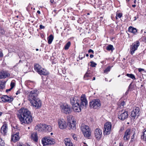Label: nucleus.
Wrapping results in <instances>:
<instances>
[{
    "mask_svg": "<svg viewBox=\"0 0 146 146\" xmlns=\"http://www.w3.org/2000/svg\"><path fill=\"white\" fill-rule=\"evenodd\" d=\"M17 115L22 124H29L32 121L31 113L27 109L21 108L18 111Z\"/></svg>",
    "mask_w": 146,
    "mask_h": 146,
    "instance_id": "nucleus-1",
    "label": "nucleus"
},
{
    "mask_svg": "<svg viewBox=\"0 0 146 146\" xmlns=\"http://www.w3.org/2000/svg\"><path fill=\"white\" fill-rule=\"evenodd\" d=\"M79 99L80 98L76 96L72 97L70 99V103L73 107V110L76 112L80 111V108L79 106Z\"/></svg>",
    "mask_w": 146,
    "mask_h": 146,
    "instance_id": "nucleus-2",
    "label": "nucleus"
},
{
    "mask_svg": "<svg viewBox=\"0 0 146 146\" xmlns=\"http://www.w3.org/2000/svg\"><path fill=\"white\" fill-rule=\"evenodd\" d=\"M80 129L84 136L86 137L90 136L91 133L90 130L88 126L84 124H82Z\"/></svg>",
    "mask_w": 146,
    "mask_h": 146,
    "instance_id": "nucleus-3",
    "label": "nucleus"
},
{
    "mask_svg": "<svg viewBox=\"0 0 146 146\" xmlns=\"http://www.w3.org/2000/svg\"><path fill=\"white\" fill-rule=\"evenodd\" d=\"M79 106L80 108V111L82 108L84 107L86 108L87 107L88 101L85 95H82L80 97V100H79Z\"/></svg>",
    "mask_w": 146,
    "mask_h": 146,
    "instance_id": "nucleus-4",
    "label": "nucleus"
},
{
    "mask_svg": "<svg viewBox=\"0 0 146 146\" xmlns=\"http://www.w3.org/2000/svg\"><path fill=\"white\" fill-rule=\"evenodd\" d=\"M100 106V102L98 99L93 100L89 103V106L94 109H98Z\"/></svg>",
    "mask_w": 146,
    "mask_h": 146,
    "instance_id": "nucleus-5",
    "label": "nucleus"
},
{
    "mask_svg": "<svg viewBox=\"0 0 146 146\" xmlns=\"http://www.w3.org/2000/svg\"><path fill=\"white\" fill-rule=\"evenodd\" d=\"M62 111L66 114H69L72 111V110L70 106L68 104H64L60 106Z\"/></svg>",
    "mask_w": 146,
    "mask_h": 146,
    "instance_id": "nucleus-6",
    "label": "nucleus"
},
{
    "mask_svg": "<svg viewBox=\"0 0 146 146\" xmlns=\"http://www.w3.org/2000/svg\"><path fill=\"white\" fill-rule=\"evenodd\" d=\"M112 125L110 122H107L104 125L103 133L104 135H107L110 133Z\"/></svg>",
    "mask_w": 146,
    "mask_h": 146,
    "instance_id": "nucleus-7",
    "label": "nucleus"
},
{
    "mask_svg": "<svg viewBox=\"0 0 146 146\" xmlns=\"http://www.w3.org/2000/svg\"><path fill=\"white\" fill-rule=\"evenodd\" d=\"M42 141L44 146L54 144L55 143L54 139L49 137H44L42 139Z\"/></svg>",
    "mask_w": 146,
    "mask_h": 146,
    "instance_id": "nucleus-8",
    "label": "nucleus"
},
{
    "mask_svg": "<svg viewBox=\"0 0 146 146\" xmlns=\"http://www.w3.org/2000/svg\"><path fill=\"white\" fill-rule=\"evenodd\" d=\"M30 101L31 105L36 109L38 108L41 106V101L38 98L33 100H31Z\"/></svg>",
    "mask_w": 146,
    "mask_h": 146,
    "instance_id": "nucleus-9",
    "label": "nucleus"
},
{
    "mask_svg": "<svg viewBox=\"0 0 146 146\" xmlns=\"http://www.w3.org/2000/svg\"><path fill=\"white\" fill-rule=\"evenodd\" d=\"M39 92L36 89L33 90L30 92L28 96V100L30 101L37 98V97Z\"/></svg>",
    "mask_w": 146,
    "mask_h": 146,
    "instance_id": "nucleus-10",
    "label": "nucleus"
},
{
    "mask_svg": "<svg viewBox=\"0 0 146 146\" xmlns=\"http://www.w3.org/2000/svg\"><path fill=\"white\" fill-rule=\"evenodd\" d=\"M128 115L127 111L122 110L119 111L118 116L119 119L121 121H123L128 117Z\"/></svg>",
    "mask_w": 146,
    "mask_h": 146,
    "instance_id": "nucleus-11",
    "label": "nucleus"
},
{
    "mask_svg": "<svg viewBox=\"0 0 146 146\" xmlns=\"http://www.w3.org/2000/svg\"><path fill=\"white\" fill-rule=\"evenodd\" d=\"M139 45V42L138 41H137L133 43L132 45H130V53L133 55L134 53L137 50L138 47Z\"/></svg>",
    "mask_w": 146,
    "mask_h": 146,
    "instance_id": "nucleus-12",
    "label": "nucleus"
},
{
    "mask_svg": "<svg viewBox=\"0 0 146 146\" xmlns=\"http://www.w3.org/2000/svg\"><path fill=\"white\" fill-rule=\"evenodd\" d=\"M140 109L138 107H135L133 108V110L131 112V116L134 119L137 118L139 115Z\"/></svg>",
    "mask_w": 146,
    "mask_h": 146,
    "instance_id": "nucleus-13",
    "label": "nucleus"
},
{
    "mask_svg": "<svg viewBox=\"0 0 146 146\" xmlns=\"http://www.w3.org/2000/svg\"><path fill=\"white\" fill-rule=\"evenodd\" d=\"M13 99L12 97H9L7 95H4L0 98V101L4 103H10L13 100Z\"/></svg>",
    "mask_w": 146,
    "mask_h": 146,
    "instance_id": "nucleus-14",
    "label": "nucleus"
},
{
    "mask_svg": "<svg viewBox=\"0 0 146 146\" xmlns=\"http://www.w3.org/2000/svg\"><path fill=\"white\" fill-rule=\"evenodd\" d=\"M94 134L95 138L97 140H100L102 135V130L99 128L96 129L94 131Z\"/></svg>",
    "mask_w": 146,
    "mask_h": 146,
    "instance_id": "nucleus-15",
    "label": "nucleus"
},
{
    "mask_svg": "<svg viewBox=\"0 0 146 146\" xmlns=\"http://www.w3.org/2000/svg\"><path fill=\"white\" fill-rule=\"evenodd\" d=\"M58 122L59 127L60 129H63L66 127V122L63 119H59Z\"/></svg>",
    "mask_w": 146,
    "mask_h": 146,
    "instance_id": "nucleus-16",
    "label": "nucleus"
},
{
    "mask_svg": "<svg viewBox=\"0 0 146 146\" xmlns=\"http://www.w3.org/2000/svg\"><path fill=\"white\" fill-rule=\"evenodd\" d=\"M131 133V129H127L125 131L123 136V139L124 141H127L129 139Z\"/></svg>",
    "mask_w": 146,
    "mask_h": 146,
    "instance_id": "nucleus-17",
    "label": "nucleus"
},
{
    "mask_svg": "<svg viewBox=\"0 0 146 146\" xmlns=\"http://www.w3.org/2000/svg\"><path fill=\"white\" fill-rule=\"evenodd\" d=\"M46 126V124H40L35 127V129L38 131H45Z\"/></svg>",
    "mask_w": 146,
    "mask_h": 146,
    "instance_id": "nucleus-18",
    "label": "nucleus"
},
{
    "mask_svg": "<svg viewBox=\"0 0 146 146\" xmlns=\"http://www.w3.org/2000/svg\"><path fill=\"white\" fill-rule=\"evenodd\" d=\"M20 139L19 133L17 132L16 133L12 134L11 137V141L15 142L18 141Z\"/></svg>",
    "mask_w": 146,
    "mask_h": 146,
    "instance_id": "nucleus-19",
    "label": "nucleus"
},
{
    "mask_svg": "<svg viewBox=\"0 0 146 146\" xmlns=\"http://www.w3.org/2000/svg\"><path fill=\"white\" fill-rule=\"evenodd\" d=\"M76 122L74 121H72V123L68 122L67 123V125L68 126V128L69 129H72L74 130L76 129Z\"/></svg>",
    "mask_w": 146,
    "mask_h": 146,
    "instance_id": "nucleus-20",
    "label": "nucleus"
},
{
    "mask_svg": "<svg viewBox=\"0 0 146 146\" xmlns=\"http://www.w3.org/2000/svg\"><path fill=\"white\" fill-rule=\"evenodd\" d=\"M7 125L6 123H4L1 129V133L4 134H5L7 132Z\"/></svg>",
    "mask_w": 146,
    "mask_h": 146,
    "instance_id": "nucleus-21",
    "label": "nucleus"
},
{
    "mask_svg": "<svg viewBox=\"0 0 146 146\" xmlns=\"http://www.w3.org/2000/svg\"><path fill=\"white\" fill-rule=\"evenodd\" d=\"M64 142L66 146H75L73 145L71 140L69 138H66L64 140Z\"/></svg>",
    "mask_w": 146,
    "mask_h": 146,
    "instance_id": "nucleus-22",
    "label": "nucleus"
},
{
    "mask_svg": "<svg viewBox=\"0 0 146 146\" xmlns=\"http://www.w3.org/2000/svg\"><path fill=\"white\" fill-rule=\"evenodd\" d=\"M9 74L6 71H2L0 72V79L5 78L8 76Z\"/></svg>",
    "mask_w": 146,
    "mask_h": 146,
    "instance_id": "nucleus-23",
    "label": "nucleus"
},
{
    "mask_svg": "<svg viewBox=\"0 0 146 146\" xmlns=\"http://www.w3.org/2000/svg\"><path fill=\"white\" fill-rule=\"evenodd\" d=\"M38 73L40 75H46L48 74V72L46 69L42 68H41Z\"/></svg>",
    "mask_w": 146,
    "mask_h": 146,
    "instance_id": "nucleus-24",
    "label": "nucleus"
},
{
    "mask_svg": "<svg viewBox=\"0 0 146 146\" xmlns=\"http://www.w3.org/2000/svg\"><path fill=\"white\" fill-rule=\"evenodd\" d=\"M128 31L131 33H132L135 34L137 32V29L134 28H133L131 27H130L128 28Z\"/></svg>",
    "mask_w": 146,
    "mask_h": 146,
    "instance_id": "nucleus-25",
    "label": "nucleus"
},
{
    "mask_svg": "<svg viewBox=\"0 0 146 146\" xmlns=\"http://www.w3.org/2000/svg\"><path fill=\"white\" fill-rule=\"evenodd\" d=\"M31 138L35 142H37L38 140V137L37 134L36 133H34L31 135Z\"/></svg>",
    "mask_w": 146,
    "mask_h": 146,
    "instance_id": "nucleus-26",
    "label": "nucleus"
},
{
    "mask_svg": "<svg viewBox=\"0 0 146 146\" xmlns=\"http://www.w3.org/2000/svg\"><path fill=\"white\" fill-rule=\"evenodd\" d=\"M53 39L54 37L52 35H50L47 38L48 44H51L52 42L53 41Z\"/></svg>",
    "mask_w": 146,
    "mask_h": 146,
    "instance_id": "nucleus-27",
    "label": "nucleus"
},
{
    "mask_svg": "<svg viewBox=\"0 0 146 146\" xmlns=\"http://www.w3.org/2000/svg\"><path fill=\"white\" fill-rule=\"evenodd\" d=\"M42 68L41 66L38 64H36L34 65V68L35 70L38 72L41 68Z\"/></svg>",
    "mask_w": 146,
    "mask_h": 146,
    "instance_id": "nucleus-28",
    "label": "nucleus"
},
{
    "mask_svg": "<svg viewBox=\"0 0 146 146\" xmlns=\"http://www.w3.org/2000/svg\"><path fill=\"white\" fill-rule=\"evenodd\" d=\"M106 49L107 50L109 51L111 50L112 52L114 49L113 46L111 44H109L107 46Z\"/></svg>",
    "mask_w": 146,
    "mask_h": 146,
    "instance_id": "nucleus-29",
    "label": "nucleus"
},
{
    "mask_svg": "<svg viewBox=\"0 0 146 146\" xmlns=\"http://www.w3.org/2000/svg\"><path fill=\"white\" fill-rule=\"evenodd\" d=\"M52 130V127L51 126L46 125L45 129V131H47L49 132H50Z\"/></svg>",
    "mask_w": 146,
    "mask_h": 146,
    "instance_id": "nucleus-30",
    "label": "nucleus"
},
{
    "mask_svg": "<svg viewBox=\"0 0 146 146\" xmlns=\"http://www.w3.org/2000/svg\"><path fill=\"white\" fill-rule=\"evenodd\" d=\"M71 45V42H68L65 45L64 49L65 50H68Z\"/></svg>",
    "mask_w": 146,
    "mask_h": 146,
    "instance_id": "nucleus-31",
    "label": "nucleus"
},
{
    "mask_svg": "<svg viewBox=\"0 0 146 146\" xmlns=\"http://www.w3.org/2000/svg\"><path fill=\"white\" fill-rule=\"evenodd\" d=\"M5 83L3 82H0V91H2L5 88Z\"/></svg>",
    "mask_w": 146,
    "mask_h": 146,
    "instance_id": "nucleus-32",
    "label": "nucleus"
},
{
    "mask_svg": "<svg viewBox=\"0 0 146 146\" xmlns=\"http://www.w3.org/2000/svg\"><path fill=\"white\" fill-rule=\"evenodd\" d=\"M141 138L146 141V130L143 133V135L141 136Z\"/></svg>",
    "mask_w": 146,
    "mask_h": 146,
    "instance_id": "nucleus-33",
    "label": "nucleus"
},
{
    "mask_svg": "<svg viewBox=\"0 0 146 146\" xmlns=\"http://www.w3.org/2000/svg\"><path fill=\"white\" fill-rule=\"evenodd\" d=\"M126 76L133 80H135L136 79L135 76L132 74H127Z\"/></svg>",
    "mask_w": 146,
    "mask_h": 146,
    "instance_id": "nucleus-34",
    "label": "nucleus"
},
{
    "mask_svg": "<svg viewBox=\"0 0 146 146\" xmlns=\"http://www.w3.org/2000/svg\"><path fill=\"white\" fill-rule=\"evenodd\" d=\"M5 143L4 141L1 138H0V146H4Z\"/></svg>",
    "mask_w": 146,
    "mask_h": 146,
    "instance_id": "nucleus-35",
    "label": "nucleus"
},
{
    "mask_svg": "<svg viewBox=\"0 0 146 146\" xmlns=\"http://www.w3.org/2000/svg\"><path fill=\"white\" fill-rule=\"evenodd\" d=\"M116 19H117V17H118L119 18H121L122 16V13H116Z\"/></svg>",
    "mask_w": 146,
    "mask_h": 146,
    "instance_id": "nucleus-36",
    "label": "nucleus"
},
{
    "mask_svg": "<svg viewBox=\"0 0 146 146\" xmlns=\"http://www.w3.org/2000/svg\"><path fill=\"white\" fill-rule=\"evenodd\" d=\"M5 33V32L4 29L0 27V35H4Z\"/></svg>",
    "mask_w": 146,
    "mask_h": 146,
    "instance_id": "nucleus-37",
    "label": "nucleus"
},
{
    "mask_svg": "<svg viewBox=\"0 0 146 146\" xmlns=\"http://www.w3.org/2000/svg\"><path fill=\"white\" fill-rule=\"evenodd\" d=\"M91 76V74L87 72L84 75V78L86 79V78L90 77Z\"/></svg>",
    "mask_w": 146,
    "mask_h": 146,
    "instance_id": "nucleus-38",
    "label": "nucleus"
},
{
    "mask_svg": "<svg viewBox=\"0 0 146 146\" xmlns=\"http://www.w3.org/2000/svg\"><path fill=\"white\" fill-rule=\"evenodd\" d=\"M15 86V83L14 81H12L11 82L10 84V86L11 87V89H12Z\"/></svg>",
    "mask_w": 146,
    "mask_h": 146,
    "instance_id": "nucleus-39",
    "label": "nucleus"
},
{
    "mask_svg": "<svg viewBox=\"0 0 146 146\" xmlns=\"http://www.w3.org/2000/svg\"><path fill=\"white\" fill-rule=\"evenodd\" d=\"M91 63V65L90 66L92 67H95L96 66V65H97V64L94 62L93 61H92L90 62Z\"/></svg>",
    "mask_w": 146,
    "mask_h": 146,
    "instance_id": "nucleus-40",
    "label": "nucleus"
},
{
    "mask_svg": "<svg viewBox=\"0 0 146 146\" xmlns=\"http://www.w3.org/2000/svg\"><path fill=\"white\" fill-rule=\"evenodd\" d=\"M111 68L109 66L104 71V72L106 73L107 72H109L110 70V69Z\"/></svg>",
    "mask_w": 146,
    "mask_h": 146,
    "instance_id": "nucleus-41",
    "label": "nucleus"
},
{
    "mask_svg": "<svg viewBox=\"0 0 146 146\" xmlns=\"http://www.w3.org/2000/svg\"><path fill=\"white\" fill-rule=\"evenodd\" d=\"M71 135H72V137L73 138V139L74 140H76L77 139V138L75 136V134H71Z\"/></svg>",
    "mask_w": 146,
    "mask_h": 146,
    "instance_id": "nucleus-42",
    "label": "nucleus"
},
{
    "mask_svg": "<svg viewBox=\"0 0 146 146\" xmlns=\"http://www.w3.org/2000/svg\"><path fill=\"white\" fill-rule=\"evenodd\" d=\"M82 55H79V59L80 60H82V59L83 58H84L85 57V54H83V56H81Z\"/></svg>",
    "mask_w": 146,
    "mask_h": 146,
    "instance_id": "nucleus-43",
    "label": "nucleus"
},
{
    "mask_svg": "<svg viewBox=\"0 0 146 146\" xmlns=\"http://www.w3.org/2000/svg\"><path fill=\"white\" fill-rule=\"evenodd\" d=\"M138 70L139 72H141L142 71H144V69L141 68H139L138 69Z\"/></svg>",
    "mask_w": 146,
    "mask_h": 146,
    "instance_id": "nucleus-44",
    "label": "nucleus"
},
{
    "mask_svg": "<svg viewBox=\"0 0 146 146\" xmlns=\"http://www.w3.org/2000/svg\"><path fill=\"white\" fill-rule=\"evenodd\" d=\"M45 27L44 26H43L42 25H40V29H44Z\"/></svg>",
    "mask_w": 146,
    "mask_h": 146,
    "instance_id": "nucleus-45",
    "label": "nucleus"
},
{
    "mask_svg": "<svg viewBox=\"0 0 146 146\" xmlns=\"http://www.w3.org/2000/svg\"><path fill=\"white\" fill-rule=\"evenodd\" d=\"M88 52L89 53L91 52H92L93 53H94V51L91 49H89L88 51Z\"/></svg>",
    "mask_w": 146,
    "mask_h": 146,
    "instance_id": "nucleus-46",
    "label": "nucleus"
},
{
    "mask_svg": "<svg viewBox=\"0 0 146 146\" xmlns=\"http://www.w3.org/2000/svg\"><path fill=\"white\" fill-rule=\"evenodd\" d=\"M21 89H20V90H18L17 91V92H16V95H18V94H19L20 93H21Z\"/></svg>",
    "mask_w": 146,
    "mask_h": 146,
    "instance_id": "nucleus-47",
    "label": "nucleus"
},
{
    "mask_svg": "<svg viewBox=\"0 0 146 146\" xmlns=\"http://www.w3.org/2000/svg\"><path fill=\"white\" fill-rule=\"evenodd\" d=\"M120 104L121 106H123L125 104V103L124 101H123Z\"/></svg>",
    "mask_w": 146,
    "mask_h": 146,
    "instance_id": "nucleus-48",
    "label": "nucleus"
},
{
    "mask_svg": "<svg viewBox=\"0 0 146 146\" xmlns=\"http://www.w3.org/2000/svg\"><path fill=\"white\" fill-rule=\"evenodd\" d=\"M12 89H11V88H10L9 89H7L6 90V92H9V91H11V90H12Z\"/></svg>",
    "mask_w": 146,
    "mask_h": 146,
    "instance_id": "nucleus-49",
    "label": "nucleus"
},
{
    "mask_svg": "<svg viewBox=\"0 0 146 146\" xmlns=\"http://www.w3.org/2000/svg\"><path fill=\"white\" fill-rule=\"evenodd\" d=\"M3 56L2 52L0 51V57H2Z\"/></svg>",
    "mask_w": 146,
    "mask_h": 146,
    "instance_id": "nucleus-50",
    "label": "nucleus"
},
{
    "mask_svg": "<svg viewBox=\"0 0 146 146\" xmlns=\"http://www.w3.org/2000/svg\"><path fill=\"white\" fill-rule=\"evenodd\" d=\"M94 57V55H93V54H90V58H92L93 57Z\"/></svg>",
    "mask_w": 146,
    "mask_h": 146,
    "instance_id": "nucleus-51",
    "label": "nucleus"
},
{
    "mask_svg": "<svg viewBox=\"0 0 146 146\" xmlns=\"http://www.w3.org/2000/svg\"><path fill=\"white\" fill-rule=\"evenodd\" d=\"M37 13L38 14H40V11H38H38H37Z\"/></svg>",
    "mask_w": 146,
    "mask_h": 146,
    "instance_id": "nucleus-52",
    "label": "nucleus"
},
{
    "mask_svg": "<svg viewBox=\"0 0 146 146\" xmlns=\"http://www.w3.org/2000/svg\"><path fill=\"white\" fill-rule=\"evenodd\" d=\"M132 6L134 8L135 7H136V5H132Z\"/></svg>",
    "mask_w": 146,
    "mask_h": 146,
    "instance_id": "nucleus-53",
    "label": "nucleus"
},
{
    "mask_svg": "<svg viewBox=\"0 0 146 146\" xmlns=\"http://www.w3.org/2000/svg\"><path fill=\"white\" fill-rule=\"evenodd\" d=\"M119 146H123V145H122L120 143Z\"/></svg>",
    "mask_w": 146,
    "mask_h": 146,
    "instance_id": "nucleus-54",
    "label": "nucleus"
},
{
    "mask_svg": "<svg viewBox=\"0 0 146 146\" xmlns=\"http://www.w3.org/2000/svg\"><path fill=\"white\" fill-rule=\"evenodd\" d=\"M134 137V135H133L132 136L131 139H133V138Z\"/></svg>",
    "mask_w": 146,
    "mask_h": 146,
    "instance_id": "nucleus-55",
    "label": "nucleus"
},
{
    "mask_svg": "<svg viewBox=\"0 0 146 146\" xmlns=\"http://www.w3.org/2000/svg\"><path fill=\"white\" fill-rule=\"evenodd\" d=\"M96 78H95V77H93V80H95Z\"/></svg>",
    "mask_w": 146,
    "mask_h": 146,
    "instance_id": "nucleus-56",
    "label": "nucleus"
},
{
    "mask_svg": "<svg viewBox=\"0 0 146 146\" xmlns=\"http://www.w3.org/2000/svg\"><path fill=\"white\" fill-rule=\"evenodd\" d=\"M86 56L87 57H88V56H89V55H88V54H86Z\"/></svg>",
    "mask_w": 146,
    "mask_h": 146,
    "instance_id": "nucleus-57",
    "label": "nucleus"
},
{
    "mask_svg": "<svg viewBox=\"0 0 146 146\" xmlns=\"http://www.w3.org/2000/svg\"><path fill=\"white\" fill-rule=\"evenodd\" d=\"M136 0H134V3H135Z\"/></svg>",
    "mask_w": 146,
    "mask_h": 146,
    "instance_id": "nucleus-58",
    "label": "nucleus"
},
{
    "mask_svg": "<svg viewBox=\"0 0 146 146\" xmlns=\"http://www.w3.org/2000/svg\"><path fill=\"white\" fill-rule=\"evenodd\" d=\"M84 144L85 145H84V146H88V145L85 143H84Z\"/></svg>",
    "mask_w": 146,
    "mask_h": 146,
    "instance_id": "nucleus-59",
    "label": "nucleus"
},
{
    "mask_svg": "<svg viewBox=\"0 0 146 146\" xmlns=\"http://www.w3.org/2000/svg\"><path fill=\"white\" fill-rule=\"evenodd\" d=\"M18 146H23L19 144L18 145Z\"/></svg>",
    "mask_w": 146,
    "mask_h": 146,
    "instance_id": "nucleus-60",
    "label": "nucleus"
},
{
    "mask_svg": "<svg viewBox=\"0 0 146 146\" xmlns=\"http://www.w3.org/2000/svg\"><path fill=\"white\" fill-rule=\"evenodd\" d=\"M36 51H38V48H36Z\"/></svg>",
    "mask_w": 146,
    "mask_h": 146,
    "instance_id": "nucleus-61",
    "label": "nucleus"
},
{
    "mask_svg": "<svg viewBox=\"0 0 146 146\" xmlns=\"http://www.w3.org/2000/svg\"><path fill=\"white\" fill-rule=\"evenodd\" d=\"M50 134H51V135H52V134H53V133H50Z\"/></svg>",
    "mask_w": 146,
    "mask_h": 146,
    "instance_id": "nucleus-62",
    "label": "nucleus"
},
{
    "mask_svg": "<svg viewBox=\"0 0 146 146\" xmlns=\"http://www.w3.org/2000/svg\"><path fill=\"white\" fill-rule=\"evenodd\" d=\"M131 85V84H130V85H129V87H130V85Z\"/></svg>",
    "mask_w": 146,
    "mask_h": 146,
    "instance_id": "nucleus-63",
    "label": "nucleus"
},
{
    "mask_svg": "<svg viewBox=\"0 0 146 146\" xmlns=\"http://www.w3.org/2000/svg\"><path fill=\"white\" fill-rule=\"evenodd\" d=\"M120 76V75H119V76H118V77H119V76Z\"/></svg>",
    "mask_w": 146,
    "mask_h": 146,
    "instance_id": "nucleus-64",
    "label": "nucleus"
}]
</instances>
